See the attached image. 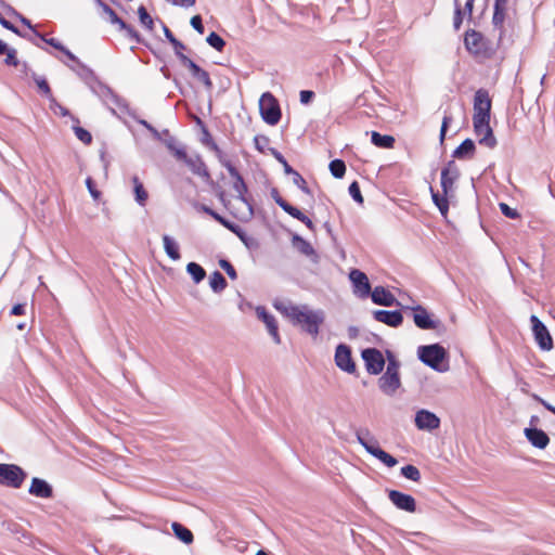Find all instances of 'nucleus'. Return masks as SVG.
<instances>
[{
	"label": "nucleus",
	"instance_id": "774afa93",
	"mask_svg": "<svg viewBox=\"0 0 555 555\" xmlns=\"http://www.w3.org/2000/svg\"><path fill=\"white\" fill-rule=\"evenodd\" d=\"M500 209H501V212L505 217L511 218V219H516V218H519V216H520L519 212L515 208H512L506 203H500Z\"/></svg>",
	"mask_w": 555,
	"mask_h": 555
},
{
	"label": "nucleus",
	"instance_id": "b1692460",
	"mask_svg": "<svg viewBox=\"0 0 555 555\" xmlns=\"http://www.w3.org/2000/svg\"><path fill=\"white\" fill-rule=\"evenodd\" d=\"M371 298L375 305L392 307L399 305L393 294H391L384 286H376L373 291L371 289Z\"/></svg>",
	"mask_w": 555,
	"mask_h": 555
},
{
	"label": "nucleus",
	"instance_id": "680f3d73",
	"mask_svg": "<svg viewBox=\"0 0 555 555\" xmlns=\"http://www.w3.org/2000/svg\"><path fill=\"white\" fill-rule=\"evenodd\" d=\"M171 46L173 47L176 56L179 59L181 64L184 65L185 64L184 60L190 59L189 56H186L183 53V51L186 49L185 44L177 39Z\"/></svg>",
	"mask_w": 555,
	"mask_h": 555
},
{
	"label": "nucleus",
	"instance_id": "4c0bfd02",
	"mask_svg": "<svg viewBox=\"0 0 555 555\" xmlns=\"http://www.w3.org/2000/svg\"><path fill=\"white\" fill-rule=\"evenodd\" d=\"M209 285L214 293H221L228 285L225 278L219 271L209 276Z\"/></svg>",
	"mask_w": 555,
	"mask_h": 555
},
{
	"label": "nucleus",
	"instance_id": "4be33fe9",
	"mask_svg": "<svg viewBox=\"0 0 555 555\" xmlns=\"http://www.w3.org/2000/svg\"><path fill=\"white\" fill-rule=\"evenodd\" d=\"M524 434L527 440L538 449H545L550 442L547 434L538 427H527Z\"/></svg>",
	"mask_w": 555,
	"mask_h": 555
},
{
	"label": "nucleus",
	"instance_id": "2eb2a0df",
	"mask_svg": "<svg viewBox=\"0 0 555 555\" xmlns=\"http://www.w3.org/2000/svg\"><path fill=\"white\" fill-rule=\"evenodd\" d=\"M349 279L354 287V294L361 298L371 295V284L366 274L358 269H352L349 273Z\"/></svg>",
	"mask_w": 555,
	"mask_h": 555
},
{
	"label": "nucleus",
	"instance_id": "c85d7f7f",
	"mask_svg": "<svg viewBox=\"0 0 555 555\" xmlns=\"http://www.w3.org/2000/svg\"><path fill=\"white\" fill-rule=\"evenodd\" d=\"M508 0H495L493 8L492 24L495 28H502L505 20V11Z\"/></svg>",
	"mask_w": 555,
	"mask_h": 555
},
{
	"label": "nucleus",
	"instance_id": "aec40b11",
	"mask_svg": "<svg viewBox=\"0 0 555 555\" xmlns=\"http://www.w3.org/2000/svg\"><path fill=\"white\" fill-rule=\"evenodd\" d=\"M257 317L266 324L269 334L275 344L281 343V337L279 334L278 322L273 314L269 313L264 307H257L256 309Z\"/></svg>",
	"mask_w": 555,
	"mask_h": 555
},
{
	"label": "nucleus",
	"instance_id": "6e6d98bb",
	"mask_svg": "<svg viewBox=\"0 0 555 555\" xmlns=\"http://www.w3.org/2000/svg\"><path fill=\"white\" fill-rule=\"evenodd\" d=\"M289 175L293 176V183L298 189H300L305 194H310L311 193L310 189L307 185L306 180L304 179V177L298 171H296L294 169V172H291Z\"/></svg>",
	"mask_w": 555,
	"mask_h": 555
},
{
	"label": "nucleus",
	"instance_id": "8fccbe9b",
	"mask_svg": "<svg viewBox=\"0 0 555 555\" xmlns=\"http://www.w3.org/2000/svg\"><path fill=\"white\" fill-rule=\"evenodd\" d=\"M138 15L140 23L149 30H153L154 21L152 16L149 14L144 5H140L138 9Z\"/></svg>",
	"mask_w": 555,
	"mask_h": 555
},
{
	"label": "nucleus",
	"instance_id": "c756f323",
	"mask_svg": "<svg viewBox=\"0 0 555 555\" xmlns=\"http://www.w3.org/2000/svg\"><path fill=\"white\" fill-rule=\"evenodd\" d=\"M371 142L372 144L380 149H392L396 143V140L392 135L382 134L377 131H372Z\"/></svg>",
	"mask_w": 555,
	"mask_h": 555
},
{
	"label": "nucleus",
	"instance_id": "e2e57ef3",
	"mask_svg": "<svg viewBox=\"0 0 555 555\" xmlns=\"http://www.w3.org/2000/svg\"><path fill=\"white\" fill-rule=\"evenodd\" d=\"M36 37H38L42 42L53 47L54 49L62 51L65 50V46H63L57 39L55 38H46L43 34H40L39 31H35Z\"/></svg>",
	"mask_w": 555,
	"mask_h": 555
},
{
	"label": "nucleus",
	"instance_id": "9b49d317",
	"mask_svg": "<svg viewBox=\"0 0 555 555\" xmlns=\"http://www.w3.org/2000/svg\"><path fill=\"white\" fill-rule=\"evenodd\" d=\"M414 423L417 429L433 431L440 427V418L431 411L421 409L415 413Z\"/></svg>",
	"mask_w": 555,
	"mask_h": 555
},
{
	"label": "nucleus",
	"instance_id": "7c9ffc66",
	"mask_svg": "<svg viewBox=\"0 0 555 555\" xmlns=\"http://www.w3.org/2000/svg\"><path fill=\"white\" fill-rule=\"evenodd\" d=\"M164 249L166 255L171 260H179L181 258L178 243L168 234L163 235Z\"/></svg>",
	"mask_w": 555,
	"mask_h": 555
},
{
	"label": "nucleus",
	"instance_id": "4d7b16f0",
	"mask_svg": "<svg viewBox=\"0 0 555 555\" xmlns=\"http://www.w3.org/2000/svg\"><path fill=\"white\" fill-rule=\"evenodd\" d=\"M348 191H349L350 196L352 197V199L356 203H358L360 205L363 204L364 199H363V196L361 194L360 185H359V183L357 181L351 182V184L349 185Z\"/></svg>",
	"mask_w": 555,
	"mask_h": 555
},
{
	"label": "nucleus",
	"instance_id": "ddd939ff",
	"mask_svg": "<svg viewBox=\"0 0 555 555\" xmlns=\"http://www.w3.org/2000/svg\"><path fill=\"white\" fill-rule=\"evenodd\" d=\"M413 311V321L415 325L421 330H437L441 325L439 320L431 319L430 314L421 305L411 308Z\"/></svg>",
	"mask_w": 555,
	"mask_h": 555
},
{
	"label": "nucleus",
	"instance_id": "20e7f679",
	"mask_svg": "<svg viewBox=\"0 0 555 555\" xmlns=\"http://www.w3.org/2000/svg\"><path fill=\"white\" fill-rule=\"evenodd\" d=\"M27 473L16 464L0 463V485L18 489L24 483Z\"/></svg>",
	"mask_w": 555,
	"mask_h": 555
},
{
	"label": "nucleus",
	"instance_id": "0e129e2a",
	"mask_svg": "<svg viewBox=\"0 0 555 555\" xmlns=\"http://www.w3.org/2000/svg\"><path fill=\"white\" fill-rule=\"evenodd\" d=\"M219 266H220L221 269H223L225 271V273L228 274V276L231 280H236L237 279L236 270H235V268L232 266V263L229 260L220 259L219 260Z\"/></svg>",
	"mask_w": 555,
	"mask_h": 555
},
{
	"label": "nucleus",
	"instance_id": "5fc2aeb1",
	"mask_svg": "<svg viewBox=\"0 0 555 555\" xmlns=\"http://www.w3.org/2000/svg\"><path fill=\"white\" fill-rule=\"evenodd\" d=\"M270 195L275 202V204L281 207L285 212H287L293 205H291L287 201H285L279 193L278 189L272 188L270 191Z\"/></svg>",
	"mask_w": 555,
	"mask_h": 555
},
{
	"label": "nucleus",
	"instance_id": "1a4fd4ad",
	"mask_svg": "<svg viewBox=\"0 0 555 555\" xmlns=\"http://www.w3.org/2000/svg\"><path fill=\"white\" fill-rule=\"evenodd\" d=\"M530 322L532 325V332L534 335V339L540 347V349L544 351H550L553 348V338L545 326V324L534 314L530 317Z\"/></svg>",
	"mask_w": 555,
	"mask_h": 555
},
{
	"label": "nucleus",
	"instance_id": "58836bf2",
	"mask_svg": "<svg viewBox=\"0 0 555 555\" xmlns=\"http://www.w3.org/2000/svg\"><path fill=\"white\" fill-rule=\"evenodd\" d=\"M96 5L102 10L103 14H105L107 16V21L111 23V24H115V25H118V24H121L122 23V20L116 14V12L108 5L106 4L103 0H94Z\"/></svg>",
	"mask_w": 555,
	"mask_h": 555
},
{
	"label": "nucleus",
	"instance_id": "cd10ccee",
	"mask_svg": "<svg viewBox=\"0 0 555 555\" xmlns=\"http://www.w3.org/2000/svg\"><path fill=\"white\" fill-rule=\"evenodd\" d=\"M0 55H5L3 63L7 66L18 67L21 61L17 59V52L14 48L9 47L7 42L0 39Z\"/></svg>",
	"mask_w": 555,
	"mask_h": 555
},
{
	"label": "nucleus",
	"instance_id": "f257e3e1",
	"mask_svg": "<svg viewBox=\"0 0 555 555\" xmlns=\"http://www.w3.org/2000/svg\"><path fill=\"white\" fill-rule=\"evenodd\" d=\"M274 307L285 314L295 325H301V328L307 334L315 338L320 332V325L325 320L323 310H309L307 306L300 309L298 306L275 304Z\"/></svg>",
	"mask_w": 555,
	"mask_h": 555
},
{
	"label": "nucleus",
	"instance_id": "603ef678",
	"mask_svg": "<svg viewBox=\"0 0 555 555\" xmlns=\"http://www.w3.org/2000/svg\"><path fill=\"white\" fill-rule=\"evenodd\" d=\"M387 367L386 373H399L400 362L396 358L395 353L390 350H386Z\"/></svg>",
	"mask_w": 555,
	"mask_h": 555
},
{
	"label": "nucleus",
	"instance_id": "3c124183",
	"mask_svg": "<svg viewBox=\"0 0 555 555\" xmlns=\"http://www.w3.org/2000/svg\"><path fill=\"white\" fill-rule=\"evenodd\" d=\"M112 100L114 104L122 112L128 114L130 117L135 118V113L129 107L127 101L119 95L112 93Z\"/></svg>",
	"mask_w": 555,
	"mask_h": 555
},
{
	"label": "nucleus",
	"instance_id": "7ed1b4c3",
	"mask_svg": "<svg viewBox=\"0 0 555 555\" xmlns=\"http://www.w3.org/2000/svg\"><path fill=\"white\" fill-rule=\"evenodd\" d=\"M464 44L467 51L477 59L488 60L495 54V48L483 35L475 29L465 34Z\"/></svg>",
	"mask_w": 555,
	"mask_h": 555
},
{
	"label": "nucleus",
	"instance_id": "39448f33",
	"mask_svg": "<svg viewBox=\"0 0 555 555\" xmlns=\"http://www.w3.org/2000/svg\"><path fill=\"white\" fill-rule=\"evenodd\" d=\"M259 111L261 118L270 126L279 124L282 113L278 100L270 93L266 92L259 100Z\"/></svg>",
	"mask_w": 555,
	"mask_h": 555
},
{
	"label": "nucleus",
	"instance_id": "393cba45",
	"mask_svg": "<svg viewBox=\"0 0 555 555\" xmlns=\"http://www.w3.org/2000/svg\"><path fill=\"white\" fill-rule=\"evenodd\" d=\"M185 64L183 66L188 67L192 74V76L201 81L207 89L212 88V81L209 77L208 72L198 66L193 60L185 59Z\"/></svg>",
	"mask_w": 555,
	"mask_h": 555
},
{
	"label": "nucleus",
	"instance_id": "f704fd0d",
	"mask_svg": "<svg viewBox=\"0 0 555 555\" xmlns=\"http://www.w3.org/2000/svg\"><path fill=\"white\" fill-rule=\"evenodd\" d=\"M371 455L379 460L387 467H393L398 464L397 459L384 451L379 444H377V447L372 450Z\"/></svg>",
	"mask_w": 555,
	"mask_h": 555
},
{
	"label": "nucleus",
	"instance_id": "09e8293b",
	"mask_svg": "<svg viewBox=\"0 0 555 555\" xmlns=\"http://www.w3.org/2000/svg\"><path fill=\"white\" fill-rule=\"evenodd\" d=\"M119 30H124L131 40L135 43H142L143 39L141 35L131 26L128 25L124 20L121 24H118Z\"/></svg>",
	"mask_w": 555,
	"mask_h": 555
},
{
	"label": "nucleus",
	"instance_id": "a18cd8bd",
	"mask_svg": "<svg viewBox=\"0 0 555 555\" xmlns=\"http://www.w3.org/2000/svg\"><path fill=\"white\" fill-rule=\"evenodd\" d=\"M401 475L412 481H420L421 480V472L420 469L411 464H408L403 467H401L400 470Z\"/></svg>",
	"mask_w": 555,
	"mask_h": 555
},
{
	"label": "nucleus",
	"instance_id": "f8f14e48",
	"mask_svg": "<svg viewBox=\"0 0 555 555\" xmlns=\"http://www.w3.org/2000/svg\"><path fill=\"white\" fill-rule=\"evenodd\" d=\"M473 125L475 134L479 138V144L494 149L498 142L490 127V120L486 119L481 124H478L477 119H473Z\"/></svg>",
	"mask_w": 555,
	"mask_h": 555
},
{
	"label": "nucleus",
	"instance_id": "dca6fc26",
	"mask_svg": "<svg viewBox=\"0 0 555 555\" xmlns=\"http://www.w3.org/2000/svg\"><path fill=\"white\" fill-rule=\"evenodd\" d=\"M185 165L194 175L203 178L204 181L208 183L210 186H215V181L211 179L208 168L204 160L202 159L201 155L195 154L193 156H190V158L185 162Z\"/></svg>",
	"mask_w": 555,
	"mask_h": 555
},
{
	"label": "nucleus",
	"instance_id": "a19ab883",
	"mask_svg": "<svg viewBox=\"0 0 555 555\" xmlns=\"http://www.w3.org/2000/svg\"><path fill=\"white\" fill-rule=\"evenodd\" d=\"M210 150L215 153L216 157L218 158L219 163L228 170L230 173V170L232 168H236L231 160L228 158L227 154L218 146V144H214Z\"/></svg>",
	"mask_w": 555,
	"mask_h": 555
},
{
	"label": "nucleus",
	"instance_id": "bb28decb",
	"mask_svg": "<svg viewBox=\"0 0 555 555\" xmlns=\"http://www.w3.org/2000/svg\"><path fill=\"white\" fill-rule=\"evenodd\" d=\"M356 437L358 442L365 449L369 454H371L372 450L375 449L378 444V441L373 436H371L369 429H358L356 431Z\"/></svg>",
	"mask_w": 555,
	"mask_h": 555
},
{
	"label": "nucleus",
	"instance_id": "052dcab7",
	"mask_svg": "<svg viewBox=\"0 0 555 555\" xmlns=\"http://www.w3.org/2000/svg\"><path fill=\"white\" fill-rule=\"evenodd\" d=\"M74 132L78 140H80L85 144H90L92 142L91 133L82 127L76 126L74 127Z\"/></svg>",
	"mask_w": 555,
	"mask_h": 555
},
{
	"label": "nucleus",
	"instance_id": "de8ad7c7",
	"mask_svg": "<svg viewBox=\"0 0 555 555\" xmlns=\"http://www.w3.org/2000/svg\"><path fill=\"white\" fill-rule=\"evenodd\" d=\"M206 42L211 47L214 48L215 50L221 52L224 47H225V41L224 39L219 36L217 33L215 31H211L207 38H206Z\"/></svg>",
	"mask_w": 555,
	"mask_h": 555
},
{
	"label": "nucleus",
	"instance_id": "e433bc0d",
	"mask_svg": "<svg viewBox=\"0 0 555 555\" xmlns=\"http://www.w3.org/2000/svg\"><path fill=\"white\" fill-rule=\"evenodd\" d=\"M186 272L191 275L195 284L201 283L206 278L205 269L196 262H189L186 264Z\"/></svg>",
	"mask_w": 555,
	"mask_h": 555
},
{
	"label": "nucleus",
	"instance_id": "13d9d810",
	"mask_svg": "<svg viewBox=\"0 0 555 555\" xmlns=\"http://www.w3.org/2000/svg\"><path fill=\"white\" fill-rule=\"evenodd\" d=\"M49 106H50V109L54 112V114H59L63 117L70 115L69 111L66 107H64L63 105H61L56 101L54 95L49 100Z\"/></svg>",
	"mask_w": 555,
	"mask_h": 555
},
{
	"label": "nucleus",
	"instance_id": "6ab92c4d",
	"mask_svg": "<svg viewBox=\"0 0 555 555\" xmlns=\"http://www.w3.org/2000/svg\"><path fill=\"white\" fill-rule=\"evenodd\" d=\"M373 318L390 327H399L403 323V315L400 310H375Z\"/></svg>",
	"mask_w": 555,
	"mask_h": 555
},
{
	"label": "nucleus",
	"instance_id": "49530a36",
	"mask_svg": "<svg viewBox=\"0 0 555 555\" xmlns=\"http://www.w3.org/2000/svg\"><path fill=\"white\" fill-rule=\"evenodd\" d=\"M286 214L302 222L308 229L314 230V225L311 219L301 212L297 207L293 206Z\"/></svg>",
	"mask_w": 555,
	"mask_h": 555
},
{
	"label": "nucleus",
	"instance_id": "864d4df0",
	"mask_svg": "<svg viewBox=\"0 0 555 555\" xmlns=\"http://www.w3.org/2000/svg\"><path fill=\"white\" fill-rule=\"evenodd\" d=\"M268 151L270 154L283 166L284 172L286 175H289L291 172H294V169L292 166L287 163L286 158L282 155L281 152H279L274 147H269Z\"/></svg>",
	"mask_w": 555,
	"mask_h": 555
},
{
	"label": "nucleus",
	"instance_id": "79ce46f5",
	"mask_svg": "<svg viewBox=\"0 0 555 555\" xmlns=\"http://www.w3.org/2000/svg\"><path fill=\"white\" fill-rule=\"evenodd\" d=\"M210 150L215 153L216 157L218 158L219 163L228 170L230 173V170L232 168H236L231 160L228 158L227 154L218 146V144H214Z\"/></svg>",
	"mask_w": 555,
	"mask_h": 555
},
{
	"label": "nucleus",
	"instance_id": "9d476101",
	"mask_svg": "<svg viewBox=\"0 0 555 555\" xmlns=\"http://www.w3.org/2000/svg\"><path fill=\"white\" fill-rule=\"evenodd\" d=\"M335 363L344 372L353 374L357 371L356 363L351 356V348L339 344L335 350Z\"/></svg>",
	"mask_w": 555,
	"mask_h": 555
},
{
	"label": "nucleus",
	"instance_id": "c9c22d12",
	"mask_svg": "<svg viewBox=\"0 0 555 555\" xmlns=\"http://www.w3.org/2000/svg\"><path fill=\"white\" fill-rule=\"evenodd\" d=\"M31 78L38 87V91L41 93V95L46 96L49 101L53 96V93L46 77L39 76L35 72H31Z\"/></svg>",
	"mask_w": 555,
	"mask_h": 555
},
{
	"label": "nucleus",
	"instance_id": "f3484780",
	"mask_svg": "<svg viewBox=\"0 0 555 555\" xmlns=\"http://www.w3.org/2000/svg\"><path fill=\"white\" fill-rule=\"evenodd\" d=\"M230 176L233 178V190L236 192V198L249 207L253 211L251 202L247 198L248 188L247 184L236 168L230 170Z\"/></svg>",
	"mask_w": 555,
	"mask_h": 555
},
{
	"label": "nucleus",
	"instance_id": "338daca9",
	"mask_svg": "<svg viewBox=\"0 0 555 555\" xmlns=\"http://www.w3.org/2000/svg\"><path fill=\"white\" fill-rule=\"evenodd\" d=\"M234 234L244 243L247 248L256 246L255 240L249 237L241 227L240 230H235Z\"/></svg>",
	"mask_w": 555,
	"mask_h": 555
},
{
	"label": "nucleus",
	"instance_id": "5701e85b",
	"mask_svg": "<svg viewBox=\"0 0 555 555\" xmlns=\"http://www.w3.org/2000/svg\"><path fill=\"white\" fill-rule=\"evenodd\" d=\"M292 244L300 254L307 256L313 263H319L320 256L307 240L298 234H294L292 237Z\"/></svg>",
	"mask_w": 555,
	"mask_h": 555
},
{
	"label": "nucleus",
	"instance_id": "c03bdc74",
	"mask_svg": "<svg viewBox=\"0 0 555 555\" xmlns=\"http://www.w3.org/2000/svg\"><path fill=\"white\" fill-rule=\"evenodd\" d=\"M210 150L215 153L216 157L218 158L219 163L228 170L230 173V170L232 168H236L231 160L228 158L227 154L218 146V144H214Z\"/></svg>",
	"mask_w": 555,
	"mask_h": 555
},
{
	"label": "nucleus",
	"instance_id": "bf43d9fd",
	"mask_svg": "<svg viewBox=\"0 0 555 555\" xmlns=\"http://www.w3.org/2000/svg\"><path fill=\"white\" fill-rule=\"evenodd\" d=\"M463 23V11L459 0H454V16H453V27L455 30H459Z\"/></svg>",
	"mask_w": 555,
	"mask_h": 555
},
{
	"label": "nucleus",
	"instance_id": "2f4dec72",
	"mask_svg": "<svg viewBox=\"0 0 555 555\" xmlns=\"http://www.w3.org/2000/svg\"><path fill=\"white\" fill-rule=\"evenodd\" d=\"M430 192L434 204L437 206L440 214L443 217H447L449 211V198L453 197L454 195H446L444 193L440 195L439 192L434 191L433 188H430Z\"/></svg>",
	"mask_w": 555,
	"mask_h": 555
},
{
	"label": "nucleus",
	"instance_id": "6e6552de",
	"mask_svg": "<svg viewBox=\"0 0 555 555\" xmlns=\"http://www.w3.org/2000/svg\"><path fill=\"white\" fill-rule=\"evenodd\" d=\"M366 372L371 375H378L385 366V358L377 348H365L361 352Z\"/></svg>",
	"mask_w": 555,
	"mask_h": 555
},
{
	"label": "nucleus",
	"instance_id": "a211bd4d",
	"mask_svg": "<svg viewBox=\"0 0 555 555\" xmlns=\"http://www.w3.org/2000/svg\"><path fill=\"white\" fill-rule=\"evenodd\" d=\"M378 387L382 392L387 396H393L401 387V379L399 373H384L378 378Z\"/></svg>",
	"mask_w": 555,
	"mask_h": 555
},
{
	"label": "nucleus",
	"instance_id": "473e14b6",
	"mask_svg": "<svg viewBox=\"0 0 555 555\" xmlns=\"http://www.w3.org/2000/svg\"><path fill=\"white\" fill-rule=\"evenodd\" d=\"M175 535L185 544H191L194 540L192 531L180 522H172L171 525Z\"/></svg>",
	"mask_w": 555,
	"mask_h": 555
},
{
	"label": "nucleus",
	"instance_id": "69168bd1",
	"mask_svg": "<svg viewBox=\"0 0 555 555\" xmlns=\"http://www.w3.org/2000/svg\"><path fill=\"white\" fill-rule=\"evenodd\" d=\"M269 142H270L269 138L263 134H257L254 138L255 149L260 153H264L266 146L269 144Z\"/></svg>",
	"mask_w": 555,
	"mask_h": 555
},
{
	"label": "nucleus",
	"instance_id": "423d86ee",
	"mask_svg": "<svg viewBox=\"0 0 555 555\" xmlns=\"http://www.w3.org/2000/svg\"><path fill=\"white\" fill-rule=\"evenodd\" d=\"M491 99L486 89H478L474 95V115L473 119H477L478 124L483 120H490Z\"/></svg>",
	"mask_w": 555,
	"mask_h": 555
},
{
	"label": "nucleus",
	"instance_id": "ea45409f",
	"mask_svg": "<svg viewBox=\"0 0 555 555\" xmlns=\"http://www.w3.org/2000/svg\"><path fill=\"white\" fill-rule=\"evenodd\" d=\"M328 169L334 178L341 179L346 173V164L343 159L336 158L330 163Z\"/></svg>",
	"mask_w": 555,
	"mask_h": 555
},
{
	"label": "nucleus",
	"instance_id": "412c9836",
	"mask_svg": "<svg viewBox=\"0 0 555 555\" xmlns=\"http://www.w3.org/2000/svg\"><path fill=\"white\" fill-rule=\"evenodd\" d=\"M28 492L29 494L41 499H50L53 496L52 486L47 480L39 477H34L31 479Z\"/></svg>",
	"mask_w": 555,
	"mask_h": 555
},
{
	"label": "nucleus",
	"instance_id": "0eeeda50",
	"mask_svg": "<svg viewBox=\"0 0 555 555\" xmlns=\"http://www.w3.org/2000/svg\"><path fill=\"white\" fill-rule=\"evenodd\" d=\"M460 169L454 160H449L441 169L440 184L442 193L446 195H454L455 182L460 179Z\"/></svg>",
	"mask_w": 555,
	"mask_h": 555
},
{
	"label": "nucleus",
	"instance_id": "4468645a",
	"mask_svg": "<svg viewBox=\"0 0 555 555\" xmlns=\"http://www.w3.org/2000/svg\"><path fill=\"white\" fill-rule=\"evenodd\" d=\"M388 498L398 509L408 513H414L416 511V501L411 494L403 493L399 490H389Z\"/></svg>",
	"mask_w": 555,
	"mask_h": 555
},
{
	"label": "nucleus",
	"instance_id": "a878e982",
	"mask_svg": "<svg viewBox=\"0 0 555 555\" xmlns=\"http://www.w3.org/2000/svg\"><path fill=\"white\" fill-rule=\"evenodd\" d=\"M476 151L475 142L472 139H465L452 153L453 158L469 159Z\"/></svg>",
	"mask_w": 555,
	"mask_h": 555
},
{
	"label": "nucleus",
	"instance_id": "72a5a7b5",
	"mask_svg": "<svg viewBox=\"0 0 555 555\" xmlns=\"http://www.w3.org/2000/svg\"><path fill=\"white\" fill-rule=\"evenodd\" d=\"M132 183H133V192H134L135 202L140 206H145L146 201L149 198L147 191L145 190L143 183L140 181L139 177L133 176Z\"/></svg>",
	"mask_w": 555,
	"mask_h": 555
},
{
	"label": "nucleus",
	"instance_id": "f03ea898",
	"mask_svg": "<svg viewBox=\"0 0 555 555\" xmlns=\"http://www.w3.org/2000/svg\"><path fill=\"white\" fill-rule=\"evenodd\" d=\"M417 357L425 365L437 372L443 373L449 370L447 350L439 344L420 346Z\"/></svg>",
	"mask_w": 555,
	"mask_h": 555
},
{
	"label": "nucleus",
	"instance_id": "37998d69",
	"mask_svg": "<svg viewBox=\"0 0 555 555\" xmlns=\"http://www.w3.org/2000/svg\"><path fill=\"white\" fill-rule=\"evenodd\" d=\"M210 150L215 153L216 157L218 158L219 163L228 170L230 173V170L232 168H236L231 160L228 158L227 154L218 146V144H214Z\"/></svg>",
	"mask_w": 555,
	"mask_h": 555
}]
</instances>
